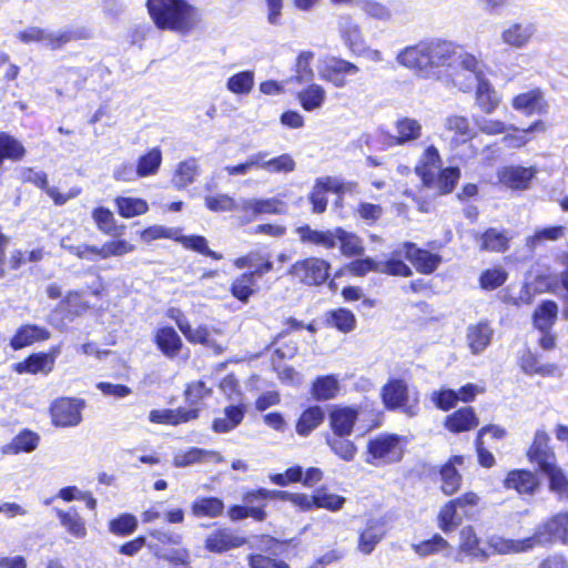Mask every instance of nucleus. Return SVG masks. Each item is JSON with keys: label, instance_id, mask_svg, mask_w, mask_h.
Wrapping results in <instances>:
<instances>
[{"label": "nucleus", "instance_id": "39448f33", "mask_svg": "<svg viewBox=\"0 0 568 568\" xmlns=\"http://www.w3.org/2000/svg\"><path fill=\"white\" fill-rule=\"evenodd\" d=\"M427 78L439 79L442 68H452L456 59V45L453 42L432 39L425 41Z\"/></svg>", "mask_w": 568, "mask_h": 568}, {"label": "nucleus", "instance_id": "4468645a", "mask_svg": "<svg viewBox=\"0 0 568 568\" xmlns=\"http://www.w3.org/2000/svg\"><path fill=\"white\" fill-rule=\"evenodd\" d=\"M537 32V26L527 21H513L504 26L500 40L504 44L519 50L526 48Z\"/></svg>", "mask_w": 568, "mask_h": 568}, {"label": "nucleus", "instance_id": "20e7f679", "mask_svg": "<svg viewBox=\"0 0 568 568\" xmlns=\"http://www.w3.org/2000/svg\"><path fill=\"white\" fill-rule=\"evenodd\" d=\"M384 405L388 409L400 408L407 416H416L419 412L418 393H410L407 384L402 379L389 381L382 389Z\"/></svg>", "mask_w": 568, "mask_h": 568}, {"label": "nucleus", "instance_id": "603ef678", "mask_svg": "<svg viewBox=\"0 0 568 568\" xmlns=\"http://www.w3.org/2000/svg\"><path fill=\"white\" fill-rule=\"evenodd\" d=\"M183 335L190 343L201 344L215 353H222L223 351V347L212 337L211 331L205 325L192 327L190 324Z\"/></svg>", "mask_w": 568, "mask_h": 568}, {"label": "nucleus", "instance_id": "5fc2aeb1", "mask_svg": "<svg viewBox=\"0 0 568 568\" xmlns=\"http://www.w3.org/2000/svg\"><path fill=\"white\" fill-rule=\"evenodd\" d=\"M465 515L453 500L446 503L438 515V526L444 532L453 531L460 525Z\"/></svg>", "mask_w": 568, "mask_h": 568}, {"label": "nucleus", "instance_id": "473e14b6", "mask_svg": "<svg viewBox=\"0 0 568 568\" xmlns=\"http://www.w3.org/2000/svg\"><path fill=\"white\" fill-rule=\"evenodd\" d=\"M199 174V161L195 158H189L178 163L171 180L172 185L176 190H184L193 182H195Z\"/></svg>", "mask_w": 568, "mask_h": 568}, {"label": "nucleus", "instance_id": "5701e85b", "mask_svg": "<svg viewBox=\"0 0 568 568\" xmlns=\"http://www.w3.org/2000/svg\"><path fill=\"white\" fill-rule=\"evenodd\" d=\"M494 329L488 322L470 324L466 329V342L471 354H481L491 343Z\"/></svg>", "mask_w": 568, "mask_h": 568}, {"label": "nucleus", "instance_id": "dca6fc26", "mask_svg": "<svg viewBox=\"0 0 568 568\" xmlns=\"http://www.w3.org/2000/svg\"><path fill=\"white\" fill-rule=\"evenodd\" d=\"M425 41L407 45L396 54V61L399 65L413 70L424 78H427Z\"/></svg>", "mask_w": 568, "mask_h": 568}, {"label": "nucleus", "instance_id": "a211bd4d", "mask_svg": "<svg viewBox=\"0 0 568 568\" xmlns=\"http://www.w3.org/2000/svg\"><path fill=\"white\" fill-rule=\"evenodd\" d=\"M386 534L385 524L382 519L371 518L359 531L357 549L364 555H369L382 541Z\"/></svg>", "mask_w": 568, "mask_h": 568}, {"label": "nucleus", "instance_id": "f3484780", "mask_svg": "<svg viewBox=\"0 0 568 568\" xmlns=\"http://www.w3.org/2000/svg\"><path fill=\"white\" fill-rule=\"evenodd\" d=\"M511 105L516 111L526 115H541L546 114L548 111V103L545 99L544 92L539 88L517 94L514 97Z\"/></svg>", "mask_w": 568, "mask_h": 568}, {"label": "nucleus", "instance_id": "a18cd8bd", "mask_svg": "<svg viewBox=\"0 0 568 568\" xmlns=\"http://www.w3.org/2000/svg\"><path fill=\"white\" fill-rule=\"evenodd\" d=\"M297 99L305 111H314L324 104L326 100L325 89L316 83H311L307 88L298 92Z\"/></svg>", "mask_w": 568, "mask_h": 568}, {"label": "nucleus", "instance_id": "37998d69", "mask_svg": "<svg viewBox=\"0 0 568 568\" xmlns=\"http://www.w3.org/2000/svg\"><path fill=\"white\" fill-rule=\"evenodd\" d=\"M549 480V489L558 499L568 500V478L564 470L554 464L541 470Z\"/></svg>", "mask_w": 568, "mask_h": 568}, {"label": "nucleus", "instance_id": "4be33fe9", "mask_svg": "<svg viewBox=\"0 0 568 568\" xmlns=\"http://www.w3.org/2000/svg\"><path fill=\"white\" fill-rule=\"evenodd\" d=\"M24 180L32 182L38 187L45 191V193L52 199L55 205H63L69 200L77 197L81 193L80 187H72L67 194H62L57 187L48 185L47 174L42 171H33L28 169L23 174Z\"/></svg>", "mask_w": 568, "mask_h": 568}, {"label": "nucleus", "instance_id": "aec40b11", "mask_svg": "<svg viewBox=\"0 0 568 568\" xmlns=\"http://www.w3.org/2000/svg\"><path fill=\"white\" fill-rule=\"evenodd\" d=\"M51 337V333L43 326L24 324L20 326L10 339V347L14 351L24 348L37 342H44Z\"/></svg>", "mask_w": 568, "mask_h": 568}, {"label": "nucleus", "instance_id": "bb28decb", "mask_svg": "<svg viewBox=\"0 0 568 568\" xmlns=\"http://www.w3.org/2000/svg\"><path fill=\"white\" fill-rule=\"evenodd\" d=\"M358 418V409L347 406H335L329 413V424L335 435H351L355 422Z\"/></svg>", "mask_w": 568, "mask_h": 568}, {"label": "nucleus", "instance_id": "6e6552de", "mask_svg": "<svg viewBox=\"0 0 568 568\" xmlns=\"http://www.w3.org/2000/svg\"><path fill=\"white\" fill-rule=\"evenodd\" d=\"M450 69H457L467 72L466 80H462L459 73L453 75V84L463 92H469L476 84L477 81L483 79V71L480 62L470 53L462 52L456 47V59L454 65Z\"/></svg>", "mask_w": 568, "mask_h": 568}, {"label": "nucleus", "instance_id": "ea45409f", "mask_svg": "<svg viewBox=\"0 0 568 568\" xmlns=\"http://www.w3.org/2000/svg\"><path fill=\"white\" fill-rule=\"evenodd\" d=\"M224 508L223 500L217 497H196L191 504V514L196 518H216Z\"/></svg>", "mask_w": 568, "mask_h": 568}, {"label": "nucleus", "instance_id": "680f3d73", "mask_svg": "<svg viewBox=\"0 0 568 568\" xmlns=\"http://www.w3.org/2000/svg\"><path fill=\"white\" fill-rule=\"evenodd\" d=\"M178 242L182 243L183 246L187 250L195 251L200 254H203L205 256H210L213 260H222V254L214 252L209 248L207 241L204 236L201 235H190V236H179L176 239Z\"/></svg>", "mask_w": 568, "mask_h": 568}, {"label": "nucleus", "instance_id": "338daca9", "mask_svg": "<svg viewBox=\"0 0 568 568\" xmlns=\"http://www.w3.org/2000/svg\"><path fill=\"white\" fill-rule=\"evenodd\" d=\"M450 546L440 535H434L430 539L413 545L415 552L422 557L439 554L448 549Z\"/></svg>", "mask_w": 568, "mask_h": 568}, {"label": "nucleus", "instance_id": "a878e982", "mask_svg": "<svg viewBox=\"0 0 568 568\" xmlns=\"http://www.w3.org/2000/svg\"><path fill=\"white\" fill-rule=\"evenodd\" d=\"M337 26L341 38L348 50L352 53L358 51L359 47H363L365 42L361 26L348 14L338 17Z\"/></svg>", "mask_w": 568, "mask_h": 568}, {"label": "nucleus", "instance_id": "2eb2a0df", "mask_svg": "<svg viewBox=\"0 0 568 568\" xmlns=\"http://www.w3.org/2000/svg\"><path fill=\"white\" fill-rule=\"evenodd\" d=\"M398 254H404L416 271L422 274H432L442 262V257L438 254L422 250L410 242L404 243Z\"/></svg>", "mask_w": 568, "mask_h": 568}, {"label": "nucleus", "instance_id": "b1692460", "mask_svg": "<svg viewBox=\"0 0 568 568\" xmlns=\"http://www.w3.org/2000/svg\"><path fill=\"white\" fill-rule=\"evenodd\" d=\"M504 486L514 489L520 495H534L539 487L537 476L528 470L515 469L507 474Z\"/></svg>", "mask_w": 568, "mask_h": 568}, {"label": "nucleus", "instance_id": "0e129e2a", "mask_svg": "<svg viewBox=\"0 0 568 568\" xmlns=\"http://www.w3.org/2000/svg\"><path fill=\"white\" fill-rule=\"evenodd\" d=\"M313 59L314 53L312 51H302L298 54L295 65V81L298 83H308L314 79V71L312 69Z\"/></svg>", "mask_w": 568, "mask_h": 568}, {"label": "nucleus", "instance_id": "79ce46f5", "mask_svg": "<svg viewBox=\"0 0 568 568\" xmlns=\"http://www.w3.org/2000/svg\"><path fill=\"white\" fill-rule=\"evenodd\" d=\"M341 386L336 375L318 376L312 385V396L316 400H329L337 396Z\"/></svg>", "mask_w": 568, "mask_h": 568}, {"label": "nucleus", "instance_id": "423d86ee", "mask_svg": "<svg viewBox=\"0 0 568 568\" xmlns=\"http://www.w3.org/2000/svg\"><path fill=\"white\" fill-rule=\"evenodd\" d=\"M331 265L320 257H306L291 265L288 274L304 285L317 286L329 276Z\"/></svg>", "mask_w": 568, "mask_h": 568}, {"label": "nucleus", "instance_id": "864d4df0", "mask_svg": "<svg viewBox=\"0 0 568 568\" xmlns=\"http://www.w3.org/2000/svg\"><path fill=\"white\" fill-rule=\"evenodd\" d=\"M162 151L160 148H152L145 154L141 155L136 163V170L140 178L155 175L162 164Z\"/></svg>", "mask_w": 568, "mask_h": 568}, {"label": "nucleus", "instance_id": "e2e57ef3", "mask_svg": "<svg viewBox=\"0 0 568 568\" xmlns=\"http://www.w3.org/2000/svg\"><path fill=\"white\" fill-rule=\"evenodd\" d=\"M444 126L446 130L462 136L464 141L469 140L476 135L475 131L470 128L469 120L463 115H448L444 121Z\"/></svg>", "mask_w": 568, "mask_h": 568}, {"label": "nucleus", "instance_id": "f8f14e48", "mask_svg": "<svg viewBox=\"0 0 568 568\" xmlns=\"http://www.w3.org/2000/svg\"><path fill=\"white\" fill-rule=\"evenodd\" d=\"M273 270V263L265 261L261 266L251 272L236 276L230 287L233 297L242 303H247L257 291L256 277H262Z\"/></svg>", "mask_w": 568, "mask_h": 568}, {"label": "nucleus", "instance_id": "8fccbe9b", "mask_svg": "<svg viewBox=\"0 0 568 568\" xmlns=\"http://www.w3.org/2000/svg\"><path fill=\"white\" fill-rule=\"evenodd\" d=\"M255 83V73L252 70H245L231 75L225 87L236 95H247L253 90Z\"/></svg>", "mask_w": 568, "mask_h": 568}, {"label": "nucleus", "instance_id": "774afa93", "mask_svg": "<svg viewBox=\"0 0 568 568\" xmlns=\"http://www.w3.org/2000/svg\"><path fill=\"white\" fill-rule=\"evenodd\" d=\"M400 248L394 252V256L389 260L379 262L378 273L404 277H409L413 275L412 268L397 257L402 255L398 254Z\"/></svg>", "mask_w": 568, "mask_h": 568}, {"label": "nucleus", "instance_id": "e433bc0d", "mask_svg": "<svg viewBox=\"0 0 568 568\" xmlns=\"http://www.w3.org/2000/svg\"><path fill=\"white\" fill-rule=\"evenodd\" d=\"M478 425V418L471 407H463L445 419V427L453 433L468 432Z\"/></svg>", "mask_w": 568, "mask_h": 568}, {"label": "nucleus", "instance_id": "69168bd1", "mask_svg": "<svg viewBox=\"0 0 568 568\" xmlns=\"http://www.w3.org/2000/svg\"><path fill=\"white\" fill-rule=\"evenodd\" d=\"M327 322L344 333L352 332L356 326L355 315L345 308L329 312Z\"/></svg>", "mask_w": 568, "mask_h": 568}, {"label": "nucleus", "instance_id": "6ab92c4d", "mask_svg": "<svg viewBox=\"0 0 568 568\" xmlns=\"http://www.w3.org/2000/svg\"><path fill=\"white\" fill-rule=\"evenodd\" d=\"M549 436L544 430H537L528 450V458L538 465L540 470L557 464L556 456L548 445Z\"/></svg>", "mask_w": 568, "mask_h": 568}, {"label": "nucleus", "instance_id": "4c0bfd02", "mask_svg": "<svg viewBox=\"0 0 568 568\" xmlns=\"http://www.w3.org/2000/svg\"><path fill=\"white\" fill-rule=\"evenodd\" d=\"M534 540L531 536L519 540L493 536L488 540V548L496 554H518L534 548Z\"/></svg>", "mask_w": 568, "mask_h": 568}, {"label": "nucleus", "instance_id": "09e8293b", "mask_svg": "<svg viewBox=\"0 0 568 568\" xmlns=\"http://www.w3.org/2000/svg\"><path fill=\"white\" fill-rule=\"evenodd\" d=\"M39 439L40 437L36 433L31 430H23L18 434L12 442L4 445L2 452L4 454L13 455L21 452L30 453L37 448Z\"/></svg>", "mask_w": 568, "mask_h": 568}, {"label": "nucleus", "instance_id": "c03bdc74", "mask_svg": "<svg viewBox=\"0 0 568 568\" xmlns=\"http://www.w3.org/2000/svg\"><path fill=\"white\" fill-rule=\"evenodd\" d=\"M114 203L119 215L124 219L139 216L149 211L148 202L140 197L118 196Z\"/></svg>", "mask_w": 568, "mask_h": 568}, {"label": "nucleus", "instance_id": "6e6d98bb", "mask_svg": "<svg viewBox=\"0 0 568 568\" xmlns=\"http://www.w3.org/2000/svg\"><path fill=\"white\" fill-rule=\"evenodd\" d=\"M324 419V412L320 406L307 408L298 418L296 432L301 436H307Z\"/></svg>", "mask_w": 568, "mask_h": 568}, {"label": "nucleus", "instance_id": "9d476101", "mask_svg": "<svg viewBox=\"0 0 568 568\" xmlns=\"http://www.w3.org/2000/svg\"><path fill=\"white\" fill-rule=\"evenodd\" d=\"M16 38L24 44L41 43L50 50H57L71 40L68 31H51L44 28L31 26L16 33Z\"/></svg>", "mask_w": 568, "mask_h": 568}, {"label": "nucleus", "instance_id": "f257e3e1", "mask_svg": "<svg viewBox=\"0 0 568 568\" xmlns=\"http://www.w3.org/2000/svg\"><path fill=\"white\" fill-rule=\"evenodd\" d=\"M146 7L159 29L185 34L201 21L200 11L185 0H148Z\"/></svg>", "mask_w": 568, "mask_h": 568}, {"label": "nucleus", "instance_id": "052dcab7", "mask_svg": "<svg viewBox=\"0 0 568 568\" xmlns=\"http://www.w3.org/2000/svg\"><path fill=\"white\" fill-rule=\"evenodd\" d=\"M348 435H333L327 438V445L338 457L346 462H351L355 457L356 447L352 440L347 439Z\"/></svg>", "mask_w": 568, "mask_h": 568}, {"label": "nucleus", "instance_id": "bf43d9fd", "mask_svg": "<svg viewBox=\"0 0 568 568\" xmlns=\"http://www.w3.org/2000/svg\"><path fill=\"white\" fill-rule=\"evenodd\" d=\"M91 215L100 232L110 236L118 234L116 221L109 209L103 206L95 207Z\"/></svg>", "mask_w": 568, "mask_h": 568}, {"label": "nucleus", "instance_id": "7ed1b4c3", "mask_svg": "<svg viewBox=\"0 0 568 568\" xmlns=\"http://www.w3.org/2000/svg\"><path fill=\"white\" fill-rule=\"evenodd\" d=\"M296 169V162L288 153L268 159V152L258 151L247 156L246 161L224 168L229 175H246L253 170H265L273 174H288Z\"/></svg>", "mask_w": 568, "mask_h": 568}, {"label": "nucleus", "instance_id": "f704fd0d", "mask_svg": "<svg viewBox=\"0 0 568 568\" xmlns=\"http://www.w3.org/2000/svg\"><path fill=\"white\" fill-rule=\"evenodd\" d=\"M154 339L159 349L170 358L175 357L183 346L182 339L176 331L169 326L160 327L155 332Z\"/></svg>", "mask_w": 568, "mask_h": 568}, {"label": "nucleus", "instance_id": "c9c22d12", "mask_svg": "<svg viewBox=\"0 0 568 568\" xmlns=\"http://www.w3.org/2000/svg\"><path fill=\"white\" fill-rule=\"evenodd\" d=\"M546 129V124L541 120L534 122L525 130H519L514 124H509L508 131L505 132L501 142L508 148L519 149L529 142V138L527 136L528 133L545 132Z\"/></svg>", "mask_w": 568, "mask_h": 568}, {"label": "nucleus", "instance_id": "0eeeda50", "mask_svg": "<svg viewBox=\"0 0 568 568\" xmlns=\"http://www.w3.org/2000/svg\"><path fill=\"white\" fill-rule=\"evenodd\" d=\"M358 72V65L337 57H328L318 65L320 78L337 89L345 88L348 83L347 78L354 77Z\"/></svg>", "mask_w": 568, "mask_h": 568}, {"label": "nucleus", "instance_id": "c85d7f7f", "mask_svg": "<svg viewBox=\"0 0 568 568\" xmlns=\"http://www.w3.org/2000/svg\"><path fill=\"white\" fill-rule=\"evenodd\" d=\"M465 457L456 455L440 468L442 490L445 495L455 494L462 484V476L457 470V466L464 465Z\"/></svg>", "mask_w": 568, "mask_h": 568}, {"label": "nucleus", "instance_id": "4d7b16f0", "mask_svg": "<svg viewBox=\"0 0 568 568\" xmlns=\"http://www.w3.org/2000/svg\"><path fill=\"white\" fill-rule=\"evenodd\" d=\"M396 140L397 144H404L406 142L418 139L422 134L420 123L410 118H403L396 122Z\"/></svg>", "mask_w": 568, "mask_h": 568}, {"label": "nucleus", "instance_id": "7c9ffc66", "mask_svg": "<svg viewBox=\"0 0 568 568\" xmlns=\"http://www.w3.org/2000/svg\"><path fill=\"white\" fill-rule=\"evenodd\" d=\"M197 416V408L153 409L149 414V419L155 424L179 425L195 419Z\"/></svg>", "mask_w": 568, "mask_h": 568}, {"label": "nucleus", "instance_id": "a19ab883", "mask_svg": "<svg viewBox=\"0 0 568 568\" xmlns=\"http://www.w3.org/2000/svg\"><path fill=\"white\" fill-rule=\"evenodd\" d=\"M476 103L486 114L493 113L500 103V98L493 85L484 78L476 82Z\"/></svg>", "mask_w": 568, "mask_h": 568}, {"label": "nucleus", "instance_id": "cd10ccee", "mask_svg": "<svg viewBox=\"0 0 568 568\" xmlns=\"http://www.w3.org/2000/svg\"><path fill=\"white\" fill-rule=\"evenodd\" d=\"M245 544V538L234 534L229 528L210 534L205 540L206 549L213 552H224Z\"/></svg>", "mask_w": 568, "mask_h": 568}, {"label": "nucleus", "instance_id": "1a4fd4ad", "mask_svg": "<svg viewBox=\"0 0 568 568\" xmlns=\"http://www.w3.org/2000/svg\"><path fill=\"white\" fill-rule=\"evenodd\" d=\"M83 399L62 397L51 406L52 423L58 427H73L82 420Z\"/></svg>", "mask_w": 568, "mask_h": 568}, {"label": "nucleus", "instance_id": "ddd939ff", "mask_svg": "<svg viewBox=\"0 0 568 568\" xmlns=\"http://www.w3.org/2000/svg\"><path fill=\"white\" fill-rule=\"evenodd\" d=\"M368 453L385 464L398 462L404 453V438L394 434L379 436L369 442Z\"/></svg>", "mask_w": 568, "mask_h": 568}, {"label": "nucleus", "instance_id": "49530a36", "mask_svg": "<svg viewBox=\"0 0 568 568\" xmlns=\"http://www.w3.org/2000/svg\"><path fill=\"white\" fill-rule=\"evenodd\" d=\"M510 236L506 231L490 227L480 236V250L490 252H505L508 248Z\"/></svg>", "mask_w": 568, "mask_h": 568}, {"label": "nucleus", "instance_id": "c756f323", "mask_svg": "<svg viewBox=\"0 0 568 568\" xmlns=\"http://www.w3.org/2000/svg\"><path fill=\"white\" fill-rule=\"evenodd\" d=\"M57 517L64 530L77 539H84L88 536V528L84 518L74 507L67 510L55 509Z\"/></svg>", "mask_w": 568, "mask_h": 568}, {"label": "nucleus", "instance_id": "de8ad7c7", "mask_svg": "<svg viewBox=\"0 0 568 568\" xmlns=\"http://www.w3.org/2000/svg\"><path fill=\"white\" fill-rule=\"evenodd\" d=\"M558 314V306L554 301H544L534 313V324L540 332L549 331Z\"/></svg>", "mask_w": 568, "mask_h": 568}, {"label": "nucleus", "instance_id": "58836bf2", "mask_svg": "<svg viewBox=\"0 0 568 568\" xmlns=\"http://www.w3.org/2000/svg\"><path fill=\"white\" fill-rule=\"evenodd\" d=\"M459 550L467 556L483 560L489 556V552L481 547L480 539L470 526L464 527L459 531Z\"/></svg>", "mask_w": 568, "mask_h": 568}, {"label": "nucleus", "instance_id": "72a5a7b5", "mask_svg": "<svg viewBox=\"0 0 568 568\" xmlns=\"http://www.w3.org/2000/svg\"><path fill=\"white\" fill-rule=\"evenodd\" d=\"M302 243L321 246L326 250L335 247V229L320 231L308 225L300 226L295 231Z\"/></svg>", "mask_w": 568, "mask_h": 568}, {"label": "nucleus", "instance_id": "2f4dec72", "mask_svg": "<svg viewBox=\"0 0 568 568\" xmlns=\"http://www.w3.org/2000/svg\"><path fill=\"white\" fill-rule=\"evenodd\" d=\"M13 371L18 374L48 375L53 371L52 359L43 352L33 353L24 361L16 363Z\"/></svg>", "mask_w": 568, "mask_h": 568}, {"label": "nucleus", "instance_id": "412c9836", "mask_svg": "<svg viewBox=\"0 0 568 568\" xmlns=\"http://www.w3.org/2000/svg\"><path fill=\"white\" fill-rule=\"evenodd\" d=\"M223 460L224 458L219 452L191 447L187 450L175 453L173 465L178 468H182L194 464L222 463Z\"/></svg>", "mask_w": 568, "mask_h": 568}, {"label": "nucleus", "instance_id": "393cba45", "mask_svg": "<svg viewBox=\"0 0 568 568\" xmlns=\"http://www.w3.org/2000/svg\"><path fill=\"white\" fill-rule=\"evenodd\" d=\"M535 174L536 170L534 168L505 166L498 171V179L500 183L510 189L525 190Z\"/></svg>", "mask_w": 568, "mask_h": 568}, {"label": "nucleus", "instance_id": "13d9d810", "mask_svg": "<svg viewBox=\"0 0 568 568\" xmlns=\"http://www.w3.org/2000/svg\"><path fill=\"white\" fill-rule=\"evenodd\" d=\"M566 235V227L562 225L548 226L537 230L534 235L527 237L526 245L530 250H535L539 244L545 241H558Z\"/></svg>", "mask_w": 568, "mask_h": 568}, {"label": "nucleus", "instance_id": "f03ea898", "mask_svg": "<svg viewBox=\"0 0 568 568\" xmlns=\"http://www.w3.org/2000/svg\"><path fill=\"white\" fill-rule=\"evenodd\" d=\"M415 172L422 180L423 186L435 191L436 195L450 193L460 178L458 168L442 169V158L434 145L423 152Z\"/></svg>", "mask_w": 568, "mask_h": 568}, {"label": "nucleus", "instance_id": "9b49d317", "mask_svg": "<svg viewBox=\"0 0 568 568\" xmlns=\"http://www.w3.org/2000/svg\"><path fill=\"white\" fill-rule=\"evenodd\" d=\"M531 538H535L534 547L557 540L568 544V511L559 513L549 518L538 527Z\"/></svg>", "mask_w": 568, "mask_h": 568}, {"label": "nucleus", "instance_id": "3c124183", "mask_svg": "<svg viewBox=\"0 0 568 568\" xmlns=\"http://www.w3.org/2000/svg\"><path fill=\"white\" fill-rule=\"evenodd\" d=\"M335 245L339 243L341 252L346 256L362 255L364 246L362 240L354 233L346 232L342 227H335Z\"/></svg>", "mask_w": 568, "mask_h": 568}]
</instances>
